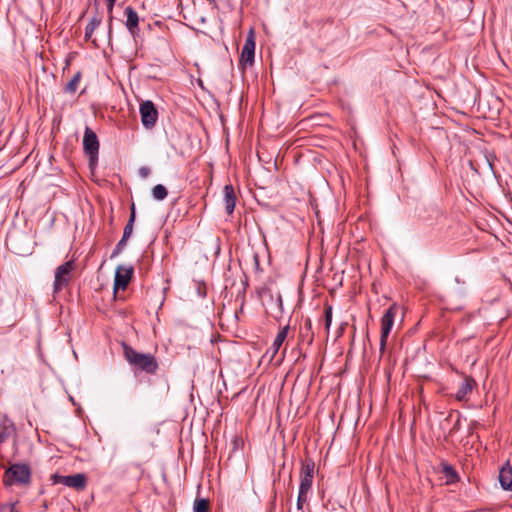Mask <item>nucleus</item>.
I'll return each mask as SVG.
<instances>
[{
	"mask_svg": "<svg viewBox=\"0 0 512 512\" xmlns=\"http://www.w3.org/2000/svg\"><path fill=\"white\" fill-rule=\"evenodd\" d=\"M107 1H108L109 10L111 11L113 9V6H114V3L116 0H107Z\"/></svg>",
	"mask_w": 512,
	"mask_h": 512,
	"instance_id": "nucleus-29",
	"label": "nucleus"
},
{
	"mask_svg": "<svg viewBox=\"0 0 512 512\" xmlns=\"http://www.w3.org/2000/svg\"><path fill=\"white\" fill-rule=\"evenodd\" d=\"M168 195V191L166 187L162 184H157L152 189V196L155 200L162 201L164 200Z\"/></svg>",
	"mask_w": 512,
	"mask_h": 512,
	"instance_id": "nucleus-20",
	"label": "nucleus"
},
{
	"mask_svg": "<svg viewBox=\"0 0 512 512\" xmlns=\"http://www.w3.org/2000/svg\"><path fill=\"white\" fill-rule=\"evenodd\" d=\"M30 480L31 470L26 464H13L5 471L4 483L8 486L26 485L30 483Z\"/></svg>",
	"mask_w": 512,
	"mask_h": 512,
	"instance_id": "nucleus-2",
	"label": "nucleus"
},
{
	"mask_svg": "<svg viewBox=\"0 0 512 512\" xmlns=\"http://www.w3.org/2000/svg\"><path fill=\"white\" fill-rule=\"evenodd\" d=\"M83 149L85 154L89 156V165L92 167L98 160L99 141L96 133L89 127L85 128Z\"/></svg>",
	"mask_w": 512,
	"mask_h": 512,
	"instance_id": "nucleus-4",
	"label": "nucleus"
},
{
	"mask_svg": "<svg viewBox=\"0 0 512 512\" xmlns=\"http://www.w3.org/2000/svg\"><path fill=\"white\" fill-rule=\"evenodd\" d=\"M101 19L98 17H93L85 28V39L88 40L92 37L96 28L100 25Z\"/></svg>",
	"mask_w": 512,
	"mask_h": 512,
	"instance_id": "nucleus-19",
	"label": "nucleus"
},
{
	"mask_svg": "<svg viewBox=\"0 0 512 512\" xmlns=\"http://www.w3.org/2000/svg\"><path fill=\"white\" fill-rule=\"evenodd\" d=\"M236 200L237 198L234 187L231 184L225 185L223 188V201L228 215H231L234 212Z\"/></svg>",
	"mask_w": 512,
	"mask_h": 512,
	"instance_id": "nucleus-12",
	"label": "nucleus"
},
{
	"mask_svg": "<svg viewBox=\"0 0 512 512\" xmlns=\"http://www.w3.org/2000/svg\"><path fill=\"white\" fill-rule=\"evenodd\" d=\"M127 241L128 240L121 238L120 241L115 246L111 257H115V256L119 255L122 252V250L124 249V247L126 246Z\"/></svg>",
	"mask_w": 512,
	"mask_h": 512,
	"instance_id": "nucleus-23",
	"label": "nucleus"
},
{
	"mask_svg": "<svg viewBox=\"0 0 512 512\" xmlns=\"http://www.w3.org/2000/svg\"><path fill=\"white\" fill-rule=\"evenodd\" d=\"M0 512H19L15 503H5L0 505Z\"/></svg>",
	"mask_w": 512,
	"mask_h": 512,
	"instance_id": "nucleus-25",
	"label": "nucleus"
},
{
	"mask_svg": "<svg viewBox=\"0 0 512 512\" xmlns=\"http://www.w3.org/2000/svg\"><path fill=\"white\" fill-rule=\"evenodd\" d=\"M289 325L284 326L276 335L271 347H269L265 353V356H269V360L272 361L274 357L277 355L280 347L286 340L289 332Z\"/></svg>",
	"mask_w": 512,
	"mask_h": 512,
	"instance_id": "nucleus-11",
	"label": "nucleus"
},
{
	"mask_svg": "<svg viewBox=\"0 0 512 512\" xmlns=\"http://www.w3.org/2000/svg\"><path fill=\"white\" fill-rule=\"evenodd\" d=\"M499 482L504 490L512 491V468L503 467L499 472Z\"/></svg>",
	"mask_w": 512,
	"mask_h": 512,
	"instance_id": "nucleus-14",
	"label": "nucleus"
},
{
	"mask_svg": "<svg viewBox=\"0 0 512 512\" xmlns=\"http://www.w3.org/2000/svg\"><path fill=\"white\" fill-rule=\"evenodd\" d=\"M333 309L331 305H325V328L329 332L332 323Z\"/></svg>",
	"mask_w": 512,
	"mask_h": 512,
	"instance_id": "nucleus-22",
	"label": "nucleus"
},
{
	"mask_svg": "<svg viewBox=\"0 0 512 512\" xmlns=\"http://www.w3.org/2000/svg\"><path fill=\"white\" fill-rule=\"evenodd\" d=\"M399 311V307L397 304H392L385 311L381 318V336H380V351L384 352L385 346L387 343L388 336L392 330L394 325V320Z\"/></svg>",
	"mask_w": 512,
	"mask_h": 512,
	"instance_id": "nucleus-3",
	"label": "nucleus"
},
{
	"mask_svg": "<svg viewBox=\"0 0 512 512\" xmlns=\"http://www.w3.org/2000/svg\"><path fill=\"white\" fill-rule=\"evenodd\" d=\"M80 80H81V73L77 72L72 77V79L66 84L65 89H64L65 92L70 93V94H74L77 91V89H78Z\"/></svg>",
	"mask_w": 512,
	"mask_h": 512,
	"instance_id": "nucleus-17",
	"label": "nucleus"
},
{
	"mask_svg": "<svg viewBox=\"0 0 512 512\" xmlns=\"http://www.w3.org/2000/svg\"><path fill=\"white\" fill-rule=\"evenodd\" d=\"M141 122L146 129H152L158 120V111L152 101L146 100L140 104Z\"/></svg>",
	"mask_w": 512,
	"mask_h": 512,
	"instance_id": "nucleus-6",
	"label": "nucleus"
},
{
	"mask_svg": "<svg viewBox=\"0 0 512 512\" xmlns=\"http://www.w3.org/2000/svg\"><path fill=\"white\" fill-rule=\"evenodd\" d=\"M139 173L142 177H147L150 173V170L147 167H142L140 168Z\"/></svg>",
	"mask_w": 512,
	"mask_h": 512,
	"instance_id": "nucleus-28",
	"label": "nucleus"
},
{
	"mask_svg": "<svg viewBox=\"0 0 512 512\" xmlns=\"http://www.w3.org/2000/svg\"><path fill=\"white\" fill-rule=\"evenodd\" d=\"M132 275V267L118 266L114 278V291H117L119 289L124 290L128 286L132 278Z\"/></svg>",
	"mask_w": 512,
	"mask_h": 512,
	"instance_id": "nucleus-10",
	"label": "nucleus"
},
{
	"mask_svg": "<svg viewBox=\"0 0 512 512\" xmlns=\"http://www.w3.org/2000/svg\"><path fill=\"white\" fill-rule=\"evenodd\" d=\"M74 266V262L70 260L57 267L53 283L54 293L60 292L65 286L68 285Z\"/></svg>",
	"mask_w": 512,
	"mask_h": 512,
	"instance_id": "nucleus-5",
	"label": "nucleus"
},
{
	"mask_svg": "<svg viewBox=\"0 0 512 512\" xmlns=\"http://www.w3.org/2000/svg\"><path fill=\"white\" fill-rule=\"evenodd\" d=\"M10 436V428L5 424L0 425V442L5 441Z\"/></svg>",
	"mask_w": 512,
	"mask_h": 512,
	"instance_id": "nucleus-24",
	"label": "nucleus"
},
{
	"mask_svg": "<svg viewBox=\"0 0 512 512\" xmlns=\"http://www.w3.org/2000/svg\"><path fill=\"white\" fill-rule=\"evenodd\" d=\"M475 386V380L472 377H466L458 387L455 393V399L458 401L467 400L468 395L471 394Z\"/></svg>",
	"mask_w": 512,
	"mask_h": 512,
	"instance_id": "nucleus-13",
	"label": "nucleus"
},
{
	"mask_svg": "<svg viewBox=\"0 0 512 512\" xmlns=\"http://www.w3.org/2000/svg\"><path fill=\"white\" fill-rule=\"evenodd\" d=\"M307 499H308V494L307 493L299 492L298 498H297V509L298 510H302L303 509V505L307 501Z\"/></svg>",
	"mask_w": 512,
	"mask_h": 512,
	"instance_id": "nucleus-26",
	"label": "nucleus"
},
{
	"mask_svg": "<svg viewBox=\"0 0 512 512\" xmlns=\"http://www.w3.org/2000/svg\"><path fill=\"white\" fill-rule=\"evenodd\" d=\"M126 15V26L129 29V31L133 32L135 28L138 27L139 23V17L137 12L130 6L125 8L124 11Z\"/></svg>",
	"mask_w": 512,
	"mask_h": 512,
	"instance_id": "nucleus-15",
	"label": "nucleus"
},
{
	"mask_svg": "<svg viewBox=\"0 0 512 512\" xmlns=\"http://www.w3.org/2000/svg\"><path fill=\"white\" fill-rule=\"evenodd\" d=\"M54 483L63 484L76 490H83L86 487V476L82 473L74 475H53Z\"/></svg>",
	"mask_w": 512,
	"mask_h": 512,
	"instance_id": "nucleus-8",
	"label": "nucleus"
},
{
	"mask_svg": "<svg viewBox=\"0 0 512 512\" xmlns=\"http://www.w3.org/2000/svg\"><path fill=\"white\" fill-rule=\"evenodd\" d=\"M255 53V34L253 29H250L245 44L242 48L240 63L244 65H252L254 63Z\"/></svg>",
	"mask_w": 512,
	"mask_h": 512,
	"instance_id": "nucleus-9",
	"label": "nucleus"
},
{
	"mask_svg": "<svg viewBox=\"0 0 512 512\" xmlns=\"http://www.w3.org/2000/svg\"><path fill=\"white\" fill-rule=\"evenodd\" d=\"M314 469L315 464L312 460H308L303 463L300 473L299 492L309 494L312 487Z\"/></svg>",
	"mask_w": 512,
	"mask_h": 512,
	"instance_id": "nucleus-7",
	"label": "nucleus"
},
{
	"mask_svg": "<svg viewBox=\"0 0 512 512\" xmlns=\"http://www.w3.org/2000/svg\"><path fill=\"white\" fill-rule=\"evenodd\" d=\"M442 472L447 479V483H454L458 480V474L453 466L448 463L442 465Z\"/></svg>",
	"mask_w": 512,
	"mask_h": 512,
	"instance_id": "nucleus-16",
	"label": "nucleus"
},
{
	"mask_svg": "<svg viewBox=\"0 0 512 512\" xmlns=\"http://www.w3.org/2000/svg\"><path fill=\"white\" fill-rule=\"evenodd\" d=\"M124 356L127 362L137 370L147 374H155L158 369L156 358L149 353H140L128 345H124Z\"/></svg>",
	"mask_w": 512,
	"mask_h": 512,
	"instance_id": "nucleus-1",
	"label": "nucleus"
},
{
	"mask_svg": "<svg viewBox=\"0 0 512 512\" xmlns=\"http://www.w3.org/2000/svg\"><path fill=\"white\" fill-rule=\"evenodd\" d=\"M209 502L206 499H197L194 503V512H208Z\"/></svg>",
	"mask_w": 512,
	"mask_h": 512,
	"instance_id": "nucleus-21",
	"label": "nucleus"
},
{
	"mask_svg": "<svg viewBox=\"0 0 512 512\" xmlns=\"http://www.w3.org/2000/svg\"><path fill=\"white\" fill-rule=\"evenodd\" d=\"M135 220V208L134 205H132L130 218L124 227L122 238L128 240L133 232V224Z\"/></svg>",
	"mask_w": 512,
	"mask_h": 512,
	"instance_id": "nucleus-18",
	"label": "nucleus"
},
{
	"mask_svg": "<svg viewBox=\"0 0 512 512\" xmlns=\"http://www.w3.org/2000/svg\"><path fill=\"white\" fill-rule=\"evenodd\" d=\"M304 329L306 331V334L305 335H308V334H311L310 336V339H309V342L311 343L312 342V333H311V330H312V322L309 318H307L304 322Z\"/></svg>",
	"mask_w": 512,
	"mask_h": 512,
	"instance_id": "nucleus-27",
	"label": "nucleus"
}]
</instances>
